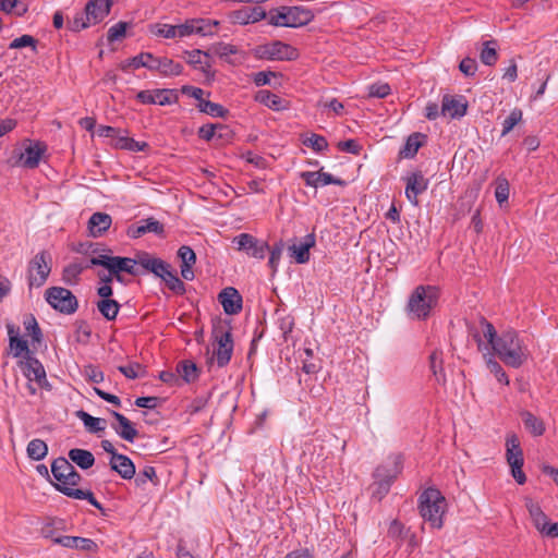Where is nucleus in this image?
<instances>
[{
    "label": "nucleus",
    "instance_id": "nucleus-1",
    "mask_svg": "<svg viewBox=\"0 0 558 558\" xmlns=\"http://www.w3.org/2000/svg\"><path fill=\"white\" fill-rule=\"evenodd\" d=\"M51 473L57 480V483L51 482V484L58 492L70 498L86 499L96 509L104 511V507L97 501L92 490L71 487L77 486L82 481V476L69 459L63 457L54 459L51 463Z\"/></svg>",
    "mask_w": 558,
    "mask_h": 558
},
{
    "label": "nucleus",
    "instance_id": "nucleus-2",
    "mask_svg": "<svg viewBox=\"0 0 558 558\" xmlns=\"http://www.w3.org/2000/svg\"><path fill=\"white\" fill-rule=\"evenodd\" d=\"M493 351L506 365L513 368L521 367L530 356L527 347L513 329L501 332Z\"/></svg>",
    "mask_w": 558,
    "mask_h": 558
},
{
    "label": "nucleus",
    "instance_id": "nucleus-3",
    "mask_svg": "<svg viewBox=\"0 0 558 558\" xmlns=\"http://www.w3.org/2000/svg\"><path fill=\"white\" fill-rule=\"evenodd\" d=\"M420 514L434 529H441L444 525L442 517L446 512L447 502L441 492L429 487L425 489L420 498Z\"/></svg>",
    "mask_w": 558,
    "mask_h": 558
},
{
    "label": "nucleus",
    "instance_id": "nucleus-4",
    "mask_svg": "<svg viewBox=\"0 0 558 558\" xmlns=\"http://www.w3.org/2000/svg\"><path fill=\"white\" fill-rule=\"evenodd\" d=\"M438 289L434 286H418L411 293L407 311L412 318L426 319L438 301Z\"/></svg>",
    "mask_w": 558,
    "mask_h": 558
},
{
    "label": "nucleus",
    "instance_id": "nucleus-5",
    "mask_svg": "<svg viewBox=\"0 0 558 558\" xmlns=\"http://www.w3.org/2000/svg\"><path fill=\"white\" fill-rule=\"evenodd\" d=\"M126 66L146 68L150 71H157L165 76L180 75L183 71V66L180 63H175L169 58H156L149 52H142L126 61V64L122 65L125 70Z\"/></svg>",
    "mask_w": 558,
    "mask_h": 558
},
{
    "label": "nucleus",
    "instance_id": "nucleus-6",
    "mask_svg": "<svg viewBox=\"0 0 558 558\" xmlns=\"http://www.w3.org/2000/svg\"><path fill=\"white\" fill-rule=\"evenodd\" d=\"M314 19V13L304 7H281L270 11L269 24L281 27H301Z\"/></svg>",
    "mask_w": 558,
    "mask_h": 558
},
{
    "label": "nucleus",
    "instance_id": "nucleus-7",
    "mask_svg": "<svg viewBox=\"0 0 558 558\" xmlns=\"http://www.w3.org/2000/svg\"><path fill=\"white\" fill-rule=\"evenodd\" d=\"M254 56L262 60L293 61L299 58L300 53L293 46L280 40H274L258 45L254 49Z\"/></svg>",
    "mask_w": 558,
    "mask_h": 558
},
{
    "label": "nucleus",
    "instance_id": "nucleus-8",
    "mask_svg": "<svg viewBox=\"0 0 558 558\" xmlns=\"http://www.w3.org/2000/svg\"><path fill=\"white\" fill-rule=\"evenodd\" d=\"M45 299L52 308L65 315L75 313L78 307L76 296L69 289L62 287L47 289Z\"/></svg>",
    "mask_w": 558,
    "mask_h": 558
},
{
    "label": "nucleus",
    "instance_id": "nucleus-9",
    "mask_svg": "<svg viewBox=\"0 0 558 558\" xmlns=\"http://www.w3.org/2000/svg\"><path fill=\"white\" fill-rule=\"evenodd\" d=\"M213 337L217 343V348L214 350V356L216 357L217 365L219 367H225L230 362L233 353L231 329L219 324L214 328Z\"/></svg>",
    "mask_w": 558,
    "mask_h": 558
},
{
    "label": "nucleus",
    "instance_id": "nucleus-10",
    "mask_svg": "<svg viewBox=\"0 0 558 558\" xmlns=\"http://www.w3.org/2000/svg\"><path fill=\"white\" fill-rule=\"evenodd\" d=\"M506 446L507 462L511 468V474L519 485H523L526 482V476L522 471L524 458L518 436L515 434H509L506 439Z\"/></svg>",
    "mask_w": 558,
    "mask_h": 558
},
{
    "label": "nucleus",
    "instance_id": "nucleus-11",
    "mask_svg": "<svg viewBox=\"0 0 558 558\" xmlns=\"http://www.w3.org/2000/svg\"><path fill=\"white\" fill-rule=\"evenodd\" d=\"M51 271V257L48 252L41 251L36 254L28 266V284L29 287H41L48 279Z\"/></svg>",
    "mask_w": 558,
    "mask_h": 558
},
{
    "label": "nucleus",
    "instance_id": "nucleus-12",
    "mask_svg": "<svg viewBox=\"0 0 558 558\" xmlns=\"http://www.w3.org/2000/svg\"><path fill=\"white\" fill-rule=\"evenodd\" d=\"M136 264H138L137 258L110 256L108 254H98L97 256L90 257V265L102 266L109 272H126L136 276Z\"/></svg>",
    "mask_w": 558,
    "mask_h": 558
},
{
    "label": "nucleus",
    "instance_id": "nucleus-13",
    "mask_svg": "<svg viewBox=\"0 0 558 558\" xmlns=\"http://www.w3.org/2000/svg\"><path fill=\"white\" fill-rule=\"evenodd\" d=\"M24 150H14L17 156L15 165L22 166L27 169L37 168L43 155L47 150V145L43 142H33L25 140L23 142Z\"/></svg>",
    "mask_w": 558,
    "mask_h": 558
},
{
    "label": "nucleus",
    "instance_id": "nucleus-14",
    "mask_svg": "<svg viewBox=\"0 0 558 558\" xmlns=\"http://www.w3.org/2000/svg\"><path fill=\"white\" fill-rule=\"evenodd\" d=\"M233 243L236 244L239 251L246 252L250 256L255 258H264L266 251L269 246L266 242L257 240L255 236L248 233H241L233 238Z\"/></svg>",
    "mask_w": 558,
    "mask_h": 558
},
{
    "label": "nucleus",
    "instance_id": "nucleus-15",
    "mask_svg": "<svg viewBox=\"0 0 558 558\" xmlns=\"http://www.w3.org/2000/svg\"><path fill=\"white\" fill-rule=\"evenodd\" d=\"M24 375L29 381L35 380L40 387L48 386L46 371L43 364L32 355L24 356V361L20 362Z\"/></svg>",
    "mask_w": 558,
    "mask_h": 558
},
{
    "label": "nucleus",
    "instance_id": "nucleus-16",
    "mask_svg": "<svg viewBox=\"0 0 558 558\" xmlns=\"http://www.w3.org/2000/svg\"><path fill=\"white\" fill-rule=\"evenodd\" d=\"M405 196L415 206L418 205L417 196L428 187V179L421 171H415L405 178Z\"/></svg>",
    "mask_w": 558,
    "mask_h": 558
},
{
    "label": "nucleus",
    "instance_id": "nucleus-17",
    "mask_svg": "<svg viewBox=\"0 0 558 558\" xmlns=\"http://www.w3.org/2000/svg\"><path fill=\"white\" fill-rule=\"evenodd\" d=\"M218 300L228 315H236L242 311V295L233 287L222 289Z\"/></svg>",
    "mask_w": 558,
    "mask_h": 558
},
{
    "label": "nucleus",
    "instance_id": "nucleus-18",
    "mask_svg": "<svg viewBox=\"0 0 558 558\" xmlns=\"http://www.w3.org/2000/svg\"><path fill=\"white\" fill-rule=\"evenodd\" d=\"M112 0H89L85 5L86 20L92 24L100 23L109 13Z\"/></svg>",
    "mask_w": 558,
    "mask_h": 558
},
{
    "label": "nucleus",
    "instance_id": "nucleus-19",
    "mask_svg": "<svg viewBox=\"0 0 558 558\" xmlns=\"http://www.w3.org/2000/svg\"><path fill=\"white\" fill-rule=\"evenodd\" d=\"M136 98L142 104H157L160 106L169 105L177 100V96L172 95L168 89L141 90Z\"/></svg>",
    "mask_w": 558,
    "mask_h": 558
},
{
    "label": "nucleus",
    "instance_id": "nucleus-20",
    "mask_svg": "<svg viewBox=\"0 0 558 558\" xmlns=\"http://www.w3.org/2000/svg\"><path fill=\"white\" fill-rule=\"evenodd\" d=\"M138 264L147 271L153 272L156 277L162 278L171 268L170 265L160 258L153 257L146 252L136 255Z\"/></svg>",
    "mask_w": 558,
    "mask_h": 558
},
{
    "label": "nucleus",
    "instance_id": "nucleus-21",
    "mask_svg": "<svg viewBox=\"0 0 558 558\" xmlns=\"http://www.w3.org/2000/svg\"><path fill=\"white\" fill-rule=\"evenodd\" d=\"M109 465L112 471L117 472L124 480H131L135 475L134 463L124 454H113L110 458Z\"/></svg>",
    "mask_w": 558,
    "mask_h": 558
},
{
    "label": "nucleus",
    "instance_id": "nucleus-22",
    "mask_svg": "<svg viewBox=\"0 0 558 558\" xmlns=\"http://www.w3.org/2000/svg\"><path fill=\"white\" fill-rule=\"evenodd\" d=\"M53 542L66 548H76L84 551L95 553L98 549L97 544L93 539L80 536H60L54 538Z\"/></svg>",
    "mask_w": 558,
    "mask_h": 558
},
{
    "label": "nucleus",
    "instance_id": "nucleus-23",
    "mask_svg": "<svg viewBox=\"0 0 558 558\" xmlns=\"http://www.w3.org/2000/svg\"><path fill=\"white\" fill-rule=\"evenodd\" d=\"M255 101L268 107L275 111H282L289 109V101L280 98L269 90H258L254 96Z\"/></svg>",
    "mask_w": 558,
    "mask_h": 558
},
{
    "label": "nucleus",
    "instance_id": "nucleus-24",
    "mask_svg": "<svg viewBox=\"0 0 558 558\" xmlns=\"http://www.w3.org/2000/svg\"><path fill=\"white\" fill-rule=\"evenodd\" d=\"M112 218L105 213H95L88 220L89 234L94 238L101 236L111 226Z\"/></svg>",
    "mask_w": 558,
    "mask_h": 558
},
{
    "label": "nucleus",
    "instance_id": "nucleus-25",
    "mask_svg": "<svg viewBox=\"0 0 558 558\" xmlns=\"http://www.w3.org/2000/svg\"><path fill=\"white\" fill-rule=\"evenodd\" d=\"M178 256L180 257L181 264V276L185 280L194 279V271L192 269L193 265L196 263V255L194 251L187 246L182 245L178 251Z\"/></svg>",
    "mask_w": 558,
    "mask_h": 558
},
{
    "label": "nucleus",
    "instance_id": "nucleus-26",
    "mask_svg": "<svg viewBox=\"0 0 558 558\" xmlns=\"http://www.w3.org/2000/svg\"><path fill=\"white\" fill-rule=\"evenodd\" d=\"M315 245V235L307 234L304 242L300 244H292L289 246L291 256L295 258L296 263L304 264L310 260V248Z\"/></svg>",
    "mask_w": 558,
    "mask_h": 558
},
{
    "label": "nucleus",
    "instance_id": "nucleus-27",
    "mask_svg": "<svg viewBox=\"0 0 558 558\" xmlns=\"http://www.w3.org/2000/svg\"><path fill=\"white\" fill-rule=\"evenodd\" d=\"M468 105L461 99L445 95L441 102V112L450 118L462 117L466 112Z\"/></svg>",
    "mask_w": 558,
    "mask_h": 558
},
{
    "label": "nucleus",
    "instance_id": "nucleus-28",
    "mask_svg": "<svg viewBox=\"0 0 558 558\" xmlns=\"http://www.w3.org/2000/svg\"><path fill=\"white\" fill-rule=\"evenodd\" d=\"M147 232H154L156 234H161L163 232V226L155 220L154 218H147L143 220V225L141 226H131L128 229V235L132 239H137L144 235Z\"/></svg>",
    "mask_w": 558,
    "mask_h": 558
},
{
    "label": "nucleus",
    "instance_id": "nucleus-29",
    "mask_svg": "<svg viewBox=\"0 0 558 558\" xmlns=\"http://www.w3.org/2000/svg\"><path fill=\"white\" fill-rule=\"evenodd\" d=\"M110 413L117 420V422L119 423V425L121 427V429H119L114 425H112V427L118 433V435L122 439L133 442L134 439L137 437V430L134 428L131 421L128 417H125L123 414H121L117 411H111Z\"/></svg>",
    "mask_w": 558,
    "mask_h": 558
},
{
    "label": "nucleus",
    "instance_id": "nucleus-30",
    "mask_svg": "<svg viewBox=\"0 0 558 558\" xmlns=\"http://www.w3.org/2000/svg\"><path fill=\"white\" fill-rule=\"evenodd\" d=\"M525 507L529 511V514L532 519V522L535 529L539 531H544V526L548 525V518L542 510L541 506L535 502L532 498H525Z\"/></svg>",
    "mask_w": 558,
    "mask_h": 558
},
{
    "label": "nucleus",
    "instance_id": "nucleus-31",
    "mask_svg": "<svg viewBox=\"0 0 558 558\" xmlns=\"http://www.w3.org/2000/svg\"><path fill=\"white\" fill-rule=\"evenodd\" d=\"M69 461L75 463L82 470H88L95 464L94 454L86 449L73 448L69 451Z\"/></svg>",
    "mask_w": 558,
    "mask_h": 558
},
{
    "label": "nucleus",
    "instance_id": "nucleus-32",
    "mask_svg": "<svg viewBox=\"0 0 558 558\" xmlns=\"http://www.w3.org/2000/svg\"><path fill=\"white\" fill-rule=\"evenodd\" d=\"M520 416H521V418L523 421V424H524L525 428L533 436L539 437V436H542L545 433L546 427H545V423H544V421L542 418L535 416L530 411H522L520 413Z\"/></svg>",
    "mask_w": 558,
    "mask_h": 558
},
{
    "label": "nucleus",
    "instance_id": "nucleus-33",
    "mask_svg": "<svg viewBox=\"0 0 558 558\" xmlns=\"http://www.w3.org/2000/svg\"><path fill=\"white\" fill-rule=\"evenodd\" d=\"M426 135L422 133H413L408 138L403 146V148L400 150V157L402 158H413L420 147H422L425 143Z\"/></svg>",
    "mask_w": 558,
    "mask_h": 558
},
{
    "label": "nucleus",
    "instance_id": "nucleus-34",
    "mask_svg": "<svg viewBox=\"0 0 558 558\" xmlns=\"http://www.w3.org/2000/svg\"><path fill=\"white\" fill-rule=\"evenodd\" d=\"M498 41L496 39L486 40L480 51V60L483 64L492 66L498 61Z\"/></svg>",
    "mask_w": 558,
    "mask_h": 558
},
{
    "label": "nucleus",
    "instance_id": "nucleus-35",
    "mask_svg": "<svg viewBox=\"0 0 558 558\" xmlns=\"http://www.w3.org/2000/svg\"><path fill=\"white\" fill-rule=\"evenodd\" d=\"M75 415L84 423L89 433L98 434L106 429L107 422L105 418L94 417L83 410H78Z\"/></svg>",
    "mask_w": 558,
    "mask_h": 558
},
{
    "label": "nucleus",
    "instance_id": "nucleus-36",
    "mask_svg": "<svg viewBox=\"0 0 558 558\" xmlns=\"http://www.w3.org/2000/svg\"><path fill=\"white\" fill-rule=\"evenodd\" d=\"M93 265H90V260L86 264H80V263H71L68 266L63 268L62 271V280L66 284H75L78 281L80 275L87 268H90Z\"/></svg>",
    "mask_w": 558,
    "mask_h": 558
},
{
    "label": "nucleus",
    "instance_id": "nucleus-37",
    "mask_svg": "<svg viewBox=\"0 0 558 558\" xmlns=\"http://www.w3.org/2000/svg\"><path fill=\"white\" fill-rule=\"evenodd\" d=\"M113 146L119 149H126L130 151H144L148 148V144L146 142H137L134 138L129 137L128 135L117 136V140L113 143Z\"/></svg>",
    "mask_w": 558,
    "mask_h": 558
},
{
    "label": "nucleus",
    "instance_id": "nucleus-38",
    "mask_svg": "<svg viewBox=\"0 0 558 558\" xmlns=\"http://www.w3.org/2000/svg\"><path fill=\"white\" fill-rule=\"evenodd\" d=\"M26 452L29 459L40 461L47 456L48 446L44 440L36 438L28 442Z\"/></svg>",
    "mask_w": 558,
    "mask_h": 558
},
{
    "label": "nucleus",
    "instance_id": "nucleus-39",
    "mask_svg": "<svg viewBox=\"0 0 558 558\" xmlns=\"http://www.w3.org/2000/svg\"><path fill=\"white\" fill-rule=\"evenodd\" d=\"M185 53L187 54V63L194 68L199 66L203 72H207V69L210 68V64L207 61L209 52L194 49L192 51H185Z\"/></svg>",
    "mask_w": 558,
    "mask_h": 558
},
{
    "label": "nucleus",
    "instance_id": "nucleus-40",
    "mask_svg": "<svg viewBox=\"0 0 558 558\" xmlns=\"http://www.w3.org/2000/svg\"><path fill=\"white\" fill-rule=\"evenodd\" d=\"M97 310L107 320H114L119 313L120 304L112 299L99 300L97 302Z\"/></svg>",
    "mask_w": 558,
    "mask_h": 558
},
{
    "label": "nucleus",
    "instance_id": "nucleus-41",
    "mask_svg": "<svg viewBox=\"0 0 558 558\" xmlns=\"http://www.w3.org/2000/svg\"><path fill=\"white\" fill-rule=\"evenodd\" d=\"M177 373L185 383H192L198 377V368L196 364L191 361L179 362L177 365Z\"/></svg>",
    "mask_w": 558,
    "mask_h": 558
},
{
    "label": "nucleus",
    "instance_id": "nucleus-42",
    "mask_svg": "<svg viewBox=\"0 0 558 558\" xmlns=\"http://www.w3.org/2000/svg\"><path fill=\"white\" fill-rule=\"evenodd\" d=\"M429 366H430V371L433 372L434 376L436 377V380L438 383L444 384L446 381V377H445L444 368H442V352L441 351L435 350L430 354Z\"/></svg>",
    "mask_w": 558,
    "mask_h": 558
},
{
    "label": "nucleus",
    "instance_id": "nucleus-43",
    "mask_svg": "<svg viewBox=\"0 0 558 558\" xmlns=\"http://www.w3.org/2000/svg\"><path fill=\"white\" fill-rule=\"evenodd\" d=\"M161 279L165 281L166 286L175 294L182 295L185 293V284L178 277L175 271L169 269Z\"/></svg>",
    "mask_w": 558,
    "mask_h": 558
},
{
    "label": "nucleus",
    "instance_id": "nucleus-44",
    "mask_svg": "<svg viewBox=\"0 0 558 558\" xmlns=\"http://www.w3.org/2000/svg\"><path fill=\"white\" fill-rule=\"evenodd\" d=\"M197 108L201 112L209 114L211 117L225 118L228 114V110L221 105L211 102L209 100H202L197 104Z\"/></svg>",
    "mask_w": 558,
    "mask_h": 558
},
{
    "label": "nucleus",
    "instance_id": "nucleus-45",
    "mask_svg": "<svg viewBox=\"0 0 558 558\" xmlns=\"http://www.w3.org/2000/svg\"><path fill=\"white\" fill-rule=\"evenodd\" d=\"M24 326L27 335L32 337L33 343H40L43 341L41 329L39 328L38 323L33 315H29V317L25 319Z\"/></svg>",
    "mask_w": 558,
    "mask_h": 558
},
{
    "label": "nucleus",
    "instance_id": "nucleus-46",
    "mask_svg": "<svg viewBox=\"0 0 558 558\" xmlns=\"http://www.w3.org/2000/svg\"><path fill=\"white\" fill-rule=\"evenodd\" d=\"M522 110L514 108L502 122L501 136H506L522 120Z\"/></svg>",
    "mask_w": 558,
    "mask_h": 558
},
{
    "label": "nucleus",
    "instance_id": "nucleus-47",
    "mask_svg": "<svg viewBox=\"0 0 558 558\" xmlns=\"http://www.w3.org/2000/svg\"><path fill=\"white\" fill-rule=\"evenodd\" d=\"M10 348L14 350L13 355L15 357H19L22 354H24V356H28V355L33 354L31 352V350L28 349L27 341L19 338V336H11Z\"/></svg>",
    "mask_w": 558,
    "mask_h": 558
},
{
    "label": "nucleus",
    "instance_id": "nucleus-48",
    "mask_svg": "<svg viewBox=\"0 0 558 558\" xmlns=\"http://www.w3.org/2000/svg\"><path fill=\"white\" fill-rule=\"evenodd\" d=\"M147 481L153 482L155 485H157L158 483V477L154 466L146 465L143 469V471H141L136 476L135 484L137 486H144L147 483Z\"/></svg>",
    "mask_w": 558,
    "mask_h": 558
},
{
    "label": "nucleus",
    "instance_id": "nucleus-49",
    "mask_svg": "<svg viewBox=\"0 0 558 558\" xmlns=\"http://www.w3.org/2000/svg\"><path fill=\"white\" fill-rule=\"evenodd\" d=\"M37 44H38V40L36 38H34L33 36H31V35H23L21 37H17V38L13 39L10 43L9 48L10 49H20V48H23V47H31L32 50L36 52Z\"/></svg>",
    "mask_w": 558,
    "mask_h": 558
},
{
    "label": "nucleus",
    "instance_id": "nucleus-50",
    "mask_svg": "<svg viewBox=\"0 0 558 558\" xmlns=\"http://www.w3.org/2000/svg\"><path fill=\"white\" fill-rule=\"evenodd\" d=\"M486 365H487V368L489 369V372L496 376V378L499 383L509 385V379H508L507 374L505 373L501 365L496 360H494L493 357H488L486 360Z\"/></svg>",
    "mask_w": 558,
    "mask_h": 558
},
{
    "label": "nucleus",
    "instance_id": "nucleus-51",
    "mask_svg": "<svg viewBox=\"0 0 558 558\" xmlns=\"http://www.w3.org/2000/svg\"><path fill=\"white\" fill-rule=\"evenodd\" d=\"M496 183L495 196L498 204L501 206L509 197V182L505 178H498Z\"/></svg>",
    "mask_w": 558,
    "mask_h": 558
},
{
    "label": "nucleus",
    "instance_id": "nucleus-52",
    "mask_svg": "<svg viewBox=\"0 0 558 558\" xmlns=\"http://www.w3.org/2000/svg\"><path fill=\"white\" fill-rule=\"evenodd\" d=\"M129 27L128 22H118L108 29L107 39L109 43L120 40L125 36L126 28Z\"/></svg>",
    "mask_w": 558,
    "mask_h": 558
},
{
    "label": "nucleus",
    "instance_id": "nucleus-53",
    "mask_svg": "<svg viewBox=\"0 0 558 558\" xmlns=\"http://www.w3.org/2000/svg\"><path fill=\"white\" fill-rule=\"evenodd\" d=\"M118 371L129 379H136L142 376L141 372L144 373V367L137 362H132L128 365L119 366Z\"/></svg>",
    "mask_w": 558,
    "mask_h": 558
},
{
    "label": "nucleus",
    "instance_id": "nucleus-54",
    "mask_svg": "<svg viewBox=\"0 0 558 558\" xmlns=\"http://www.w3.org/2000/svg\"><path fill=\"white\" fill-rule=\"evenodd\" d=\"M305 146L313 148L315 151H323L328 148L327 140L318 134H312L302 142Z\"/></svg>",
    "mask_w": 558,
    "mask_h": 558
},
{
    "label": "nucleus",
    "instance_id": "nucleus-55",
    "mask_svg": "<svg viewBox=\"0 0 558 558\" xmlns=\"http://www.w3.org/2000/svg\"><path fill=\"white\" fill-rule=\"evenodd\" d=\"M480 324L483 327L484 337L487 339V342L492 345L493 349L499 338V336H497L495 327L484 317H481Z\"/></svg>",
    "mask_w": 558,
    "mask_h": 558
},
{
    "label": "nucleus",
    "instance_id": "nucleus-56",
    "mask_svg": "<svg viewBox=\"0 0 558 558\" xmlns=\"http://www.w3.org/2000/svg\"><path fill=\"white\" fill-rule=\"evenodd\" d=\"M90 23L86 20V12H78L75 16L68 22V28L72 32H80L84 28H87Z\"/></svg>",
    "mask_w": 558,
    "mask_h": 558
},
{
    "label": "nucleus",
    "instance_id": "nucleus-57",
    "mask_svg": "<svg viewBox=\"0 0 558 558\" xmlns=\"http://www.w3.org/2000/svg\"><path fill=\"white\" fill-rule=\"evenodd\" d=\"M195 22H201L199 24H195V34H198L201 36H208L214 34V28L218 26V21H210L205 19H195Z\"/></svg>",
    "mask_w": 558,
    "mask_h": 558
},
{
    "label": "nucleus",
    "instance_id": "nucleus-58",
    "mask_svg": "<svg viewBox=\"0 0 558 558\" xmlns=\"http://www.w3.org/2000/svg\"><path fill=\"white\" fill-rule=\"evenodd\" d=\"M209 51L219 56L220 58H226L230 54L238 53V48L230 44L217 43L209 48Z\"/></svg>",
    "mask_w": 558,
    "mask_h": 558
},
{
    "label": "nucleus",
    "instance_id": "nucleus-59",
    "mask_svg": "<svg viewBox=\"0 0 558 558\" xmlns=\"http://www.w3.org/2000/svg\"><path fill=\"white\" fill-rule=\"evenodd\" d=\"M151 33L156 36H161L165 38H175L177 32H175V25L170 24H161L158 23L151 27Z\"/></svg>",
    "mask_w": 558,
    "mask_h": 558
},
{
    "label": "nucleus",
    "instance_id": "nucleus-60",
    "mask_svg": "<svg viewBox=\"0 0 558 558\" xmlns=\"http://www.w3.org/2000/svg\"><path fill=\"white\" fill-rule=\"evenodd\" d=\"M277 76H282V74L272 71H260L253 75V82L256 86L270 85L271 78Z\"/></svg>",
    "mask_w": 558,
    "mask_h": 558
},
{
    "label": "nucleus",
    "instance_id": "nucleus-61",
    "mask_svg": "<svg viewBox=\"0 0 558 558\" xmlns=\"http://www.w3.org/2000/svg\"><path fill=\"white\" fill-rule=\"evenodd\" d=\"M283 250V243L280 241L279 243L275 244L270 250V256L268 260V265L271 268L272 272L277 271L278 263L281 258Z\"/></svg>",
    "mask_w": 558,
    "mask_h": 558
},
{
    "label": "nucleus",
    "instance_id": "nucleus-62",
    "mask_svg": "<svg viewBox=\"0 0 558 558\" xmlns=\"http://www.w3.org/2000/svg\"><path fill=\"white\" fill-rule=\"evenodd\" d=\"M199 23L201 22H195V19H192L187 20L184 24L175 25L177 37L182 38L195 34V31H197L195 24Z\"/></svg>",
    "mask_w": 558,
    "mask_h": 558
},
{
    "label": "nucleus",
    "instance_id": "nucleus-63",
    "mask_svg": "<svg viewBox=\"0 0 558 558\" xmlns=\"http://www.w3.org/2000/svg\"><path fill=\"white\" fill-rule=\"evenodd\" d=\"M84 375L85 377L95 384H99L104 380V372H101L97 366H94L92 364L86 365L84 367Z\"/></svg>",
    "mask_w": 558,
    "mask_h": 558
},
{
    "label": "nucleus",
    "instance_id": "nucleus-64",
    "mask_svg": "<svg viewBox=\"0 0 558 558\" xmlns=\"http://www.w3.org/2000/svg\"><path fill=\"white\" fill-rule=\"evenodd\" d=\"M459 69L460 71L466 75V76H472L475 74L476 70H477V64H476V61L475 59L473 58H470V57H466L464 58L460 64H459Z\"/></svg>",
    "mask_w": 558,
    "mask_h": 558
}]
</instances>
